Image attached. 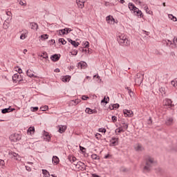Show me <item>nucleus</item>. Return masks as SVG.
Instances as JSON below:
<instances>
[{
  "instance_id": "obj_1",
  "label": "nucleus",
  "mask_w": 177,
  "mask_h": 177,
  "mask_svg": "<svg viewBox=\"0 0 177 177\" xmlns=\"http://www.w3.org/2000/svg\"><path fill=\"white\" fill-rule=\"evenodd\" d=\"M145 165L143 167V171L144 172H150L151 170V168L156 165V161H154V158L150 157V156H147L145 158Z\"/></svg>"
},
{
  "instance_id": "obj_2",
  "label": "nucleus",
  "mask_w": 177,
  "mask_h": 177,
  "mask_svg": "<svg viewBox=\"0 0 177 177\" xmlns=\"http://www.w3.org/2000/svg\"><path fill=\"white\" fill-rule=\"evenodd\" d=\"M117 41L120 46H129L131 45V41L125 34H119L117 37Z\"/></svg>"
},
{
  "instance_id": "obj_3",
  "label": "nucleus",
  "mask_w": 177,
  "mask_h": 177,
  "mask_svg": "<svg viewBox=\"0 0 177 177\" xmlns=\"http://www.w3.org/2000/svg\"><path fill=\"white\" fill-rule=\"evenodd\" d=\"M12 81L15 84H21V82L23 81V77H21V75H19V73H15L12 76Z\"/></svg>"
},
{
  "instance_id": "obj_4",
  "label": "nucleus",
  "mask_w": 177,
  "mask_h": 177,
  "mask_svg": "<svg viewBox=\"0 0 177 177\" xmlns=\"http://www.w3.org/2000/svg\"><path fill=\"white\" fill-rule=\"evenodd\" d=\"M10 140L11 142H14L15 143L16 142H19V140H21V136L19 133L12 134L10 136Z\"/></svg>"
},
{
  "instance_id": "obj_5",
  "label": "nucleus",
  "mask_w": 177,
  "mask_h": 177,
  "mask_svg": "<svg viewBox=\"0 0 177 177\" xmlns=\"http://www.w3.org/2000/svg\"><path fill=\"white\" fill-rule=\"evenodd\" d=\"M59 35H66L67 34H68V32H71V31H73V30H71V28H65L64 29L59 30H58Z\"/></svg>"
},
{
  "instance_id": "obj_6",
  "label": "nucleus",
  "mask_w": 177,
  "mask_h": 177,
  "mask_svg": "<svg viewBox=\"0 0 177 177\" xmlns=\"http://www.w3.org/2000/svg\"><path fill=\"white\" fill-rule=\"evenodd\" d=\"M134 150H136L138 153H140V151H143L145 150V147L142 145V144L138 143L134 145Z\"/></svg>"
},
{
  "instance_id": "obj_7",
  "label": "nucleus",
  "mask_w": 177,
  "mask_h": 177,
  "mask_svg": "<svg viewBox=\"0 0 177 177\" xmlns=\"http://www.w3.org/2000/svg\"><path fill=\"white\" fill-rule=\"evenodd\" d=\"M118 140H119L118 138L112 137L110 140L109 145L110 146H118Z\"/></svg>"
},
{
  "instance_id": "obj_8",
  "label": "nucleus",
  "mask_w": 177,
  "mask_h": 177,
  "mask_svg": "<svg viewBox=\"0 0 177 177\" xmlns=\"http://www.w3.org/2000/svg\"><path fill=\"white\" fill-rule=\"evenodd\" d=\"M87 64L85 62H80L77 63V68H80L81 70H85L86 68Z\"/></svg>"
},
{
  "instance_id": "obj_9",
  "label": "nucleus",
  "mask_w": 177,
  "mask_h": 177,
  "mask_svg": "<svg viewBox=\"0 0 177 177\" xmlns=\"http://www.w3.org/2000/svg\"><path fill=\"white\" fill-rule=\"evenodd\" d=\"M123 113L124 117H132L133 115V112L131 110L124 109Z\"/></svg>"
},
{
  "instance_id": "obj_10",
  "label": "nucleus",
  "mask_w": 177,
  "mask_h": 177,
  "mask_svg": "<svg viewBox=\"0 0 177 177\" xmlns=\"http://www.w3.org/2000/svg\"><path fill=\"white\" fill-rule=\"evenodd\" d=\"M16 110L15 108H10L9 106L8 108H6L1 110L2 114H6V113H12V111H15Z\"/></svg>"
},
{
  "instance_id": "obj_11",
  "label": "nucleus",
  "mask_w": 177,
  "mask_h": 177,
  "mask_svg": "<svg viewBox=\"0 0 177 177\" xmlns=\"http://www.w3.org/2000/svg\"><path fill=\"white\" fill-rule=\"evenodd\" d=\"M66 129H67V126L66 125L58 126V132H59V133H64V132H66Z\"/></svg>"
},
{
  "instance_id": "obj_12",
  "label": "nucleus",
  "mask_w": 177,
  "mask_h": 177,
  "mask_svg": "<svg viewBox=\"0 0 177 177\" xmlns=\"http://www.w3.org/2000/svg\"><path fill=\"white\" fill-rule=\"evenodd\" d=\"M165 105L169 106L170 107H174L175 105L172 104V100L166 98L165 100Z\"/></svg>"
},
{
  "instance_id": "obj_13",
  "label": "nucleus",
  "mask_w": 177,
  "mask_h": 177,
  "mask_svg": "<svg viewBox=\"0 0 177 177\" xmlns=\"http://www.w3.org/2000/svg\"><path fill=\"white\" fill-rule=\"evenodd\" d=\"M106 21L109 24H113V23H115V19H114V17H113L111 15H109L106 17Z\"/></svg>"
},
{
  "instance_id": "obj_14",
  "label": "nucleus",
  "mask_w": 177,
  "mask_h": 177,
  "mask_svg": "<svg viewBox=\"0 0 177 177\" xmlns=\"http://www.w3.org/2000/svg\"><path fill=\"white\" fill-rule=\"evenodd\" d=\"M50 59L53 62H58V60L60 59V55L54 54L51 55Z\"/></svg>"
},
{
  "instance_id": "obj_15",
  "label": "nucleus",
  "mask_w": 177,
  "mask_h": 177,
  "mask_svg": "<svg viewBox=\"0 0 177 177\" xmlns=\"http://www.w3.org/2000/svg\"><path fill=\"white\" fill-rule=\"evenodd\" d=\"M52 161L53 164H54L55 165H57V164L60 162V160L59 159V157H57V156H53Z\"/></svg>"
},
{
  "instance_id": "obj_16",
  "label": "nucleus",
  "mask_w": 177,
  "mask_h": 177,
  "mask_svg": "<svg viewBox=\"0 0 177 177\" xmlns=\"http://www.w3.org/2000/svg\"><path fill=\"white\" fill-rule=\"evenodd\" d=\"M80 168H85V164L82 162H77L76 165V169H80Z\"/></svg>"
},
{
  "instance_id": "obj_17",
  "label": "nucleus",
  "mask_w": 177,
  "mask_h": 177,
  "mask_svg": "<svg viewBox=\"0 0 177 177\" xmlns=\"http://www.w3.org/2000/svg\"><path fill=\"white\" fill-rule=\"evenodd\" d=\"M71 80V76L65 75L62 77V81L63 82H68Z\"/></svg>"
},
{
  "instance_id": "obj_18",
  "label": "nucleus",
  "mask_w": 177,
  "mask_h": 177,
  "mask_svg": "<svg viewBox=\"0 0 177 177\" xmlns=\"http://www.w3.org/2000/svg\"><path fill=\"white\" fill-rule=\"evenodd\" d=\"M133 12L134 13H136V16H138V17H142V15H143V13L140 10H139V8H136V10H134Z\"/></svg>"
},
{
  "instance_id": "obj_19",
  "label": "nucleus",
  "mask_w": 177,
  "mask_h": 177,
  "mask_svg": "<svg viewBox=\"0 0 177 177\" xmlns=\"http://www.w3.org/2000/svg\"><path fill=\"white\" fill-rule=\"evenodd\" d=\"M174 122V118H167L165 121L166 125H172Z\"/></svg>"
},
{
  "instance_id": "obj_20",
  "label": "nucleus",
  "mask_w": 177,
  "mask_h": 177,
  "mask_svg": "<svg viewBox=\"0 0 177 177\" xmlns=\"http://www.w3.org/2000/svg\"><path fill=\"white\" fill-rule=\"evenodd\" d=\"M26 74H27V75H28V77H30V78H35L37 76H35V75H34V73H32V71H31V70H28L27 71H26Z\"/></svg>"
},
{
  "instance_id": "obj_21",
  "label": "nucleus",
  "mask_w": 177,
  "mask_h": 177,
  "mask_svg": "<svg viewBox=\"0 0 177 177\" xmlns=\"http://www.w3.org/2000/svg\"><path fill=\"white\" fill-rule=\"evenodd\" d=\"M30 28L32 30H38V24L37 23H35V22H32L30 23Z\"/></svg>"
},
{
  "instance_id": "obj_22",
  "label": "nucleus",
  "mask_w": 177,
  "mask_h": 177,
  "mask_svg": "<svg viewBox=\"0 0 177 177\" xmlns=\"http://www.w3.org/2000/svg\"><path fill=\"white\" fill-rule=\"evenodd\" d=\"M129 8L130 9V10H133V12L136 11V9H138V8H136V6H135V5L132 3H129Z\"/></svg>"
},
{
  "instance_id": "obj_23",
  "label": "nucleus",
  "mask_w": 177,
  "mask_h": 177,
  "mask_svg": "<svg viewBox=\"0 0 177 177\" xmlns=\"http://www.w3.org/2000/svg\"><path fill=\"white\" fill-rule=\"evenodd\" d=\"M68 160L70 161V162H71V164H73V162H75V161H77V158H75V156H68Z\"/></svg>"
},
{
  "instance_id": "obj_24",
  "label": "nucleus",
  "mask_w": 177,
  "mask_h": 177,
  "mask_svg": "<svg viewBox=\"0 0 177 177\" xmlns=\"http://www.w3.org/2000/svg\"><path fill=\"white\" fill-rule=\"evenodd\" d=\"M121 132H125V131L124 130V129H122V127H119L116 129L115 131V133H116V135H118V133H121Z\"/></svg>"
},
{
  "instance_id": "obj_25",
  "label": "nucleus",
  "mask_w": 177,
  "mask_h": 177,
  "mask_svg": "<svg viewBox=\"0 0 177 177\" xmlns=\"http://www.w3.org/2000/svg\"><path fill=\"white\" fill-rule=\"evenodd\" d=\"M172 43H173V46H171V48H176V46H177V37H174Z\"/></svg>"
},
{
  "instance_id": "obj_26",
  "label": "nucleus",
  "mask_w": 177,
  "mask_h": 177,
  "mask_svg": "<svg viewBox=\"0 0 177 177\" xmlns=\"http://www.w3.org/2000/svg\"><path fill=\"white\" fill-rule=\"evenodd\" d=\"M42 174H43V175H44L45 177L50 176L49 171H48L46 169H42Z\"/></svg>"
},
{
  "instance_id": "obj_27",
  "label": "nucleus",
  "mask_w": 177,
  "mask_h": 177,
  "mask_svg": "<svg viewBox=\"0 0 177 177\" xmlns=\"http://www.w3.org/2000/svg\"><path fill=\"white\" fill-rule=\"evenodd\" d=\"M109 102H110V97H107L106 98V97H104V99L102 100L101 103H106V104H107Z\"/></svg>"
},
{
  "instance_id": "obj_28",
  "label": "nucleus",
  "mask_w": 177,
  "mask_h": 177,
  "mask_svg": "<svg viewBox=\"0 0 177 177\" xmlns=\"http://www.w3.org/2000/svg\"><path fill=\"white\" fill-rule=\"evenodd\" d=\"M122 129H128V123L122 122V126L120 127Z\"/></svg>"
},
{
  "instance_id": "obj_29",
  "label": "nucleus",
  "mask_w": 177,
  "mask_h": 177,
  "mask_svg": "<svg viewBox=\"0 0 177 177\" xmlns=\"http://www.w3.org/2000/svg\"><path fill=\"white\" fill-rule=\"evenodd\" d=\"M76 3H77L78 8H80V9H83V8L84 6V3H81V2L78 3V0H76Z\"/></svg>"
},
{
  "instance_id": "obj_30",
  "label": "nucleus",
  "mask_w": 177,
  "mask_h": 177,
  "mask_svg": "<svg viewBox=\"0 0 177 177\" xmlns=\"http://www.w3.org/2000/svg\"><path fill=\"white\" fill-rule=\"evenodd\" d=\"M41 57H43L44 59H49V57L48 55V53L46 52H44L42 55H40Z\"/></svg>"
},
{
  "instance_id": "obj_31",
  "label": "nucleus",
  "mask_w": 177,
  "mask_h": 177,
  "mask_svg": "<svg viewBox=\"0 0 177 177\" xmlns=\"http://www.w3.org/2000/svg\"><path fill=\"white\" fill-rule=\"evenodd\" d=\"M58 41L62 44V45H66L67 44V41L63 38L59 39Z\"/></svg>"
},
{
  "instance_id": "obj_32",
  "label": "nucleus",
  "mask_w": 177,
  "mask_h": 177,
  "mask_svg": "<svg viewBox=\"0 0 177 177\" xmlns=\"http://www.w3.org/2000/svg\"><path fill=\"white\" fill-rule=\"evenodd\" d=\"M44 132H45L44 136H46V140H48V142H49L50 140V136H49V133L46 132L45 131H44Z\"/></svg>"
},
{
  "instance_id": "obj_33",
  "label": "nucleus",
  "mask_w": 177,
  "mask_h": 177,
  "mask_svg": "<svg viewBox=\"0 0 177 177\" xmlns=\"http://www.w3.org/2000/svg\"><path fill=\"white\" fill-rule=\"evenodd\" d=\"M19 5H21V6H26L27 5V2L26 1L19 0Z\"/></svg>"
},
{
  "instance_id": "obj_34",
  "label": "nucleus",
  "mask_w": 177,
  "mask_h": 177,
  "mask_svg": "<svg viewBox=\"0 0 177 177\" xmlns=\"http://www.w3.org/2000/svg\"><path fill=\"white\" fill-rule=\"evenodd\" d=\"M171 85L174 87V88H177V79L172 80L171 82Z\"/></svg>"
},
{
  "instance_id": "obj_35",
  "label": "nucleus",
  "mask_w": 177,
  "mask_h": 177,
  "mask_svg": "<svg viewBox=\"0 0 177 177\" xmlns=\"http://www.w3.org/2000/svg\"><path fill=\"white\" fill-rule=\"evenodd\" d=\"M40 38H41V39H48V38H49V35H48V34L41 35Z\"/></svg>"
},
{
  "instance_id": "obj_36",
  "label": "nucleus",
  "mask_w": 177,
  "mask_h": 177,
  "mask_svg": "<svg viewBox=\"0 0 177 177\" xmlns=\"http://www.w3.org/2000/svg\"><path fill=\"white\" fill-rule=\"evenodd\" d=\"M48 109L49 106H48L47 105L40 107V110H41V111H46V110H48Z\"/></svg>"
},
{
  "instance_id": "obj_37",
  "label": "nucleus",
  "mask_w": 177,
  "mask_h": 177,
  "mask_svg": "<svg viewBox=\"0 0 177 177\" xmlns=\"http://www.w3.org/2000/svg\"><path fill=\"white\" fill-rule=\"evenodd\" d=\"M1 168H5V160L0 159Z\"/></svg>"
},
{
  "instance_id": "obj_38",
  "label": "nucleus",
  "mask_w": 177,
  "mask_h": 177,
  "mask_svg": "<svg viewBox=\"0 0 177 177\" xmlns=\"http://www.w3.org/2000/svg\"><path fill=\"white\" fill-rule=\"evenodd\" d=\"M34 131H35V128L34 127H30L28 129V133H31V132H34Z\"/></svg>"
},
{
  "instance_id": "obj_39",
  "label": "nucleus",
  "mask_w": 177,
  "mask_h": 177,
  "mask_svg": "<svg viewBox=\"0 0 177 177\" xmlns=\"http://www.w3.org/2000/svg\"><path fill=\"white\" fill-rule=\"evenodd\" d=\"M72 45H73V46H74L75 48H77V46H80V43L75 41V40H73V42H72Z\"/></svg>"
},
{
  "instance_id": "obj_40",
  "label": "nucleus",
  "mask_w": 177,
  "mask_h": 177,
  "mask_svg": "<svg viewBox=\"0 0 177 177\" xmlns=\"http://www.w3.org/2000/svg\"><path fill=\"white\" fill-rule=\"evenodd\" d=\"M130 97H133V96H135V93H133V91H132V90H129V92H128Z\"/></svg>"
},
{
  "instance_id": "obj_41",
  "label": "nucleus",
  "mask_w": 177,
  "mask_h": 177,
  "mask_svg": "<svg viewBox=\"0 0 177 177\" xmlns=\"http://www.w3.org/2000/svg\"><path fill=\"white\" fill-rule=\"evenodd\" d=\"M165 45L167 46H174V44L172 43V41H170V40L167 41Z\"/></svg>"
},
{
  "instance_id": "obj_42",
  "label": "nucleus",
  "mask_w": 177,
  "mask_h": 177,
  "mask_svg": "<svg viewBox=\"0 0 177 177\" xmlns=\"http://www.w3.org/2000/svg\"><path fill=\"white\" fill-rule=\"evenodd\" d=\"M85 111L87 114H92V109L91 108H86Z\"/></svg>"
},
{
  "instance_id": "obj_43",
  "label": "nucleus",
  "mask_w": 177,
  "mask_h": 177,
  "mask_svg": "<svg viewBox=\"0 0 177 177\" xmlns=\"http://www.w3.org/2000/svg\"><path fill=\"white\" fill-rule=\"evenodd\" d=\"M38 109H39L38 106H32L30 108V110L32 112H35V111H38Z\"/></svg>"
},
{
  "instance_id": "obj_44",
  "label": "nucleus",
  "mask_w": 177,
  "mask_h": 177,
  "mask_svg": "<svg viewBox=\"0 0 177 177\" xmlns=\"http://www.w3.org/2000/svg\"><path fill=\"white\" fill-rule=\"evenodd\" d=\"M84 48H89V41L83 42Z\"/></svg>"
},
{
  "instance_id": "obj_45",
  "label": "nucleus",
  "mask_w": 177,
  "mask_h": 177,
  "mask_svg": "<svg viewBox=\"0 0 177 177\" xmlns=\"http://www.w3.org/2000/svg\"><path fill=\"white\" fill-rule=\"evenodd\" d=\"M91 158L93 160H99V156H97V155H96V154H93V155H91Z\"/></svg>"
},
{
  "instance_id": "obj_46",
  "label": "nucleus",
  "mask_w": 177,
  "mask_h": 177,
  "mask_svg": "<svg viewBox=\"0 0 177 177\" xmlns=\"http://www.w3.org/2000/svg\"><path fill=\"white\" fill-rule=\"evenodd\" d=\"M71 55H73V56H77V55H78V50H73L72 52H71Z\"/></svg>"
},
{
  "instance_id": "obj_47",
  "label": "nucleus",
  "mask_w": 177,
  "mask_h": 177,
  "mask_svg": "<svg viewBox=\"0 0 177 177\" xmlns=\"http://www.w3.org/2000/svg\"><path fill=\"white\" fill-rule=\"evenodd\" d=\"M169 17L170 19H171V20H173L174 21H176V17H174V15H169Z\"/></svg>"
},
{
  "instance_id": "obj_48",
  "label": "nucleus",
  "mask_w": 177,
  "mask_h": 177,
  "mask_svg": "<svg viewBox=\"0 0 177 177\" xmlns=\"http://www.w3.org/2000/svg\"><path fill=\"white\" fill-rule=\"evenodd\" d=\"M95 138H96V139H97V140H99V139H100V138H102V135L99 133H97L95 134Z\"/></svg>"
},
{
  "instance_id": "obj_49",
  "label": "nucleus",
  "mask_w": 177,
  "mask_h": 177,
  "mask_svg": "<svg viewBox=\"0 0 177 177\" xmlns=\"http://www.w3.org/2000/svg\"><path fill=\"white\" fill-rule=\"evenodd\" d=\"M12 156H13V157H15V158L16 159V160H18V157H19V154H17V153H12Z\"/></svg>"
},
{
  "instance_id": "obj_50",
  "label": "nucleus",
  "mask_w": 177,
  "mask_h": 177,
  "mask_svg": "<svg viewBox=\"0 0 177 177\" xmlns=\"http://www.w3.org/2000/svg\"><path fill=\"white\" fill-rule=\"evenodd\" d=\"M145 9L146 10V12L149 13V15H150V9H149V7L148 6H145Z\"/></svg>"
},
{
  "instance_id": "obj_51",
  "label": "nucleus",
  "mask_w": 177,
  "mask_h": 177,
  "mask_svg": "<svg viewBox=\"0 0 177 177\" xmlns=\"http://www.w3.org/2000/svg\"><path fill=\"white\" fill-rule=\"evenodd\" d=\"M82 100H87L88 99H89V97H88L87 95H83L82 97Z\"/></svg>"
},
{
  "instance_id": "obj_52",
  "label": "nucleus",
  "mask_w": 177,
  "mask_h": 177,
  "mask_svg": "<svg viewBox=\"0 0 177 177\" xmlns=\"http://www.w3.org/2000/svg\"><path fill=\"white\" fill-rule=\"evenodd\" d=\"M20 39H26V35L25 34L21 35Z\"/></svg>"
},
{
  "instance_id": "obj_53",
  "label": "nucleus",
  "mask_w": 177,
  "mask_h": 177,
  "mask_svg": "<svg viewBox=\"0 0 177 177\" xmlns=\"http://www.w3.org/2000/svg\"><path fill=\"white\" fill-rule=\"evenodd\" d=\"M99 132L106 133V129H99Z\"/></svg>"
},
{
  "instance_id": "obj_54",
  "label": "nucleus",
  "mask_w": 177,
  "mask_h": 177,
  "mask_svg": "<svg viewBox=\"0 0 177 177\" xmlns=\"http://www.w3.org/2000/svg\"><path fill=\"white\" fill-rule=\"evenodd\" d=\"M112 121H113V122H116V121H117V118L115 117V116H112Z\"/></svg>"
},
{
  "instance_id": "obj_55",
  "label": "nucleus",
  "mask_w": 177,
  "mask_h": 177,
  "mask_svg": "<svg viewBox=\"0 0 177 177\" xmlns=\"http://www.w3.org/2000/svg\"><path fill=\"white\" fill-rule=\"evenodd\" d=\"M26 171H28V172H31V167H28V166H26Z\"/></svg>"
},
{
  "instance_id": "obj_56",
  "label": "nucleus",
  "mask_w": 177,
  "mask_h": 177,
  "mask_svg": "<svg viewBox=\"0 0 177 177\" xmlns=\"http://www.w3.org/2000/svg\"><path fill=\"white\" fill-rule=\"evenodd\" d=\"M115 109H120V104H113Z\"/></svg>"
},
{
  "instance_id": "obj_57",
  "label": "nucleus",
  "mask_w": 177,
  "mask_h": 177,
  "mask_svg": "<svg viewBox=\"0 0 177 177\" xmlns=\"http://www.w3.org/2000/svg\"><path fill=\"white\" fill-rule=\"evenodd\" d=\"M97 111H96V109H92L91 114H97Z\"/></svg>"
},
{
  "instance_id": "obj_58",
  "label": "nucleus",
  "mask_w": 177,
  "mask_h": 177,
  "mask_svg": "<svg viewBox=\"0 0 177 177\" xmlns=\"http://www.w3.org/2000/svg\"><path fill=\"white\" fill-rule=\"evenodd\" d=\"M68 42H69L70 44H73L74 42V40L70 39V38H68Z\"/></svg>"
},
{
  "instance_id": "obj_59",
  "label": "nucleus",
  "mask_w": 177,
  "mask_h": 177,
  "mask_svg": "<svg viewBox=\"0 0 177 177\" xmlns=\"http://www.w3.org/2000/svg\"><path fill=\"white\" fill-rule=\"evenodd\" d=\"M109 109H110V110H114V105L113 104H111L109 106Z\"/></svg>"
},
{
  "instance_id": "obj_60",
  "label": "nucleus",
  "mask_w": 177,
  "mask_h": 177,
  "mask_svg": "<svg viewBox=\"0 0 177 177\" xmlns=\"http://www.w3.org/2000/svg\"><path fill=\"white\" fill-rule=\"evenodd\" d=\"M133 2H136V3H138V5H140V3H142V2H140V1L139 0H133Z\"/></svg>"
},
{
  "instance_id": "obj_61",
  "label": "nucleus",
  "mask_w": 177,
  "mask_h": 177,
  "mask_svg": "<svg viewBox=\"0 0 177 177\" xmlns=\"http://www.w3.org/2000/svg\"><path fill=\"white\" fill-rule=\"evenodd\" d=\"M168 39H165V40H162V44H163V45H166L167 44V42H168Z\"/></svg>"
},
{
  "instance_id": "obj_62",
  "label": "nucleus",
  "mask_w": 177,
  "mask_h": 177,
  "mask_svg": "<svg viewBox=\"0 0 177 177\" xmlns=\"http://www.w3.org/2000/svg\"><path fill=\"white\" fill-rule=\"evenodd\" d=\"M21 73H23V70H21V68H19L18 69V74L20 75V74H21Z\"/></svg>"
},
{
  "instance_id": "obj_63",
  "label": "nucleus",
  "mask_w": 177,
  "mask_h": 177,
  "mask_svg": "<svg viewBox=\"0 0 177 177\" xmlns=\"http://www.w3.org/2000/svg\"><path fill=\"white\" fill-rule=\"evenodd\" d=\"M54 71H55V73H60V69L57 68L55 69Z\"/></svg>"
},
{
  "instance_id": "obj_64",
  "label": "nucleus",
  "mask_w": 177,
  "mask_h": 177,
  "mask_svg": "<svg viewBox=\"0 0 177 177\" xmlns=\"http://www.w3.org/2000/svg\"><path fill=\"white\" fill-rule=\"evenodd\" d=\"M92 177H100V176H99V175L97 174H93Z\"/></svg>"
}]
</instances>
